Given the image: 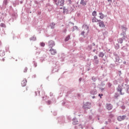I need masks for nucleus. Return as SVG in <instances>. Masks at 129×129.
I'll list each match as a JSON object with an SVG mask.
<instances>
[{
    "instance_id": "nucleus-15",
    "label": "nucleus",
    "mask_w": 129,
    "mask_h": 129,
    "mask_svg": "<svg viewBox=\"0 0 129 129\" xmlns=\"http://www.w3.org/2000/svg\"><path fill=\"white\" fill-rule=\"evenodd\" d=\"M121 28L122 30V31H123V32H126V30H127V28H126L124 25H122L121 26Z\"/></svg>"
},
{
    "instance_id": "nucleus-32",
    "label": "nucleus",
    "mask_w": 129,
    "mask_h": 129,
    "mask_svg": "<svg viewBox=\"0 0 129 129\" xmlns=\"http://www.w3.org/2000/svg\"><path fill=\"white\" fill-rule=\"evenodd\" d=\"M110 117H114V116L112 114H111V115H110Z\"/></svg>"
},
{
    "instance_id": "nucleus-36",
    "label": "nucleus",
    "mask_w": 129,
    "mask_h": 129,
    "mask_svg": "<svg viewBox=\"0 0 129 129\" xmlns=\"http://www.w3.org/2000/svg\"><path fill=\"white\" fill-rule=\"evenodd\" d=\"M64 32V33H66V32H67V30L66 29H65Z\"/></svg>"
},
{
    "instance_id": "nucleus-23",
    "label": "nucleus",
    "mask_w": 129,
    "mask_h": 129,
    "mask_svg": "<svg viewBox=\"0 0 129 129\" xmlns=\"http://www.w3.org/2000/svg\"><path fill=\"white\" fill-rule=\"evenodd\" d=\"M40 46L41 47H44V43H43V42L40 43Z\"/></svg>"
},
{
    "instance_id": "nucleus-38",
    "label": "nucleus",
    "mask_w": 129,
    "mask_h": 129,
    "mask_svg": "<svg viewBox=\"0 0 129 129\" xmlns=\"http://www.w3.org/2000/svg\"><path fill=\"white\" fill-rule=\"evenodd\" d=\"M82 35H83V33H82Z\"/></svg>"
},
{
    "instance_id": "nucleus-34",
    "label": "nucleus",
    "mask_w": 129,
    "mask_h": 129,
    "mask_svg": "<svg viewBox=\"0 0 129 129\" xmlns=\"http://www.w3.org/2000/svg\"><path fill=\"white\" fill-rule=\"evenodd\" d=\"M34 67H37V64H34Z\"/></svg>"
},
{
    "instance_id": "nucleus-10",
    "label": "nucleus",
    "mask_w": 129,
    "mask_h": 129,
    "mask_svg": "<svg viewBox=\"0 0 129 129\" xmlns=\"http://www.w3.org/2000/svg\"><path fill=\"white\" fill-rule=\"evenodd\" d=\"M105 108H106L108 110H111V109H112V105L110 104H107V106H105Z\"/></svg>"
},
{
    "instance_id": "nucleus-2",
    "label": "nucleus",
    "mask_w": 129,
    "mask_h": 129,
    "mask_svg": "<svg viewBox=\"0 0 129 129\" xmlns=\"http://www.w3.org/2000/svg\"><path fill=\"white\" fill-rule=\"evenodd\" d=\"M84 109L87 110L91 108V103L87 102L84 104V106L82 107Z\"/></svg>"
},
{
    "instance_id": "nucleus-11",
    "label": "nucleus",
    "mask_w": 129,
    "mask_h": 129,
    "mask_svg": "<svg viewBox=\"0 0 129 129\" xmlns=\"http://www.w3.org/2000/svg\"><path fill=\"white\" fill-rule=\"evenodd\" d=\"M77 31H79V28L77 26H73V32H77Z\"/></svg>"
},
{
    "instance_id": "nucleus-6",
    "label": "nucleus",
    "mask_w": 129,
    "mask_h": 129,
    "mask_svg": "<svg viewBox=\"0 0 129 129\" xmlns=\"http://www.w3.org/2000/svg\"><path fill=\"white\" fill-rule=\"evenodd\" d=\"M25 85H27V80L24 79H23V81H21V86L25 87Z\"/></svg>"
},
{
    "instance_id": "nucleus-5",
    "label": "nucleus",
    "mask_w": 129,
    "mask_h": 129,
    "mask_svg": "<svg viewBox=\"0 0 129 129\" xmlns=\"http://www.w3.org/2000/svg\"><path fill=\"white\" fill-rule=\"evenodd\" d=\"M48 45H49V48H51L54 46V42L52 40L49 41V43H48Z\"/></svg>"
},
{
    "instance_id": "nucleus-22",
    "label": "nucleus",
    "mask_w": 129,
    "mask_h": 129,
    "mask_svg": "<svg viewBox=\"0 0 129 129\" xmlns=\"http://www.w3.org/2000/svg\"><path fill=\"white\" fill-rule=\"evenodd\" d=\"M99 56L101 57H104V53H102V52L100 53V55H99Z\"/></svg>"
},
{
    "instance_id": "nucleus-24",
    "label": "nucleus",
    "mask_w": 129,
    "mask_h": 129,
    "mask_svg": "<svg viewBox=\"0 0 129 129\" xmlns=\"http://www.w3.org/2000/svg\"><path fill=\"white\" fill-rule=\"evenodd\" d=\"M69 25H72V26H74V23H72V22H70L69 23Z\"/></svg>"
},
{
    "instance_id": "nucleus-37",
    "label": "nucleus",
    "mask_w": 129,
    "mask_h": 129,
    "mask_svg": "<svg viewBox=\"0 0 129 129\" xmlns=\"http://www.w3.org/2000/svg\"><path fill=\"white\" fill-rule=\"evenodd\" d=\"M20 4H23V2H22V1H21V2H20Z\"/></svg>"
},
{
    "instance_id": "nucleus-21",
    "label": "nucleus",
    "mask_w": 129,
    "mask_h": 129,
    "mask_svg": "<svg viewBox=\"0 0 129 129\" xmlns=\"http://www.w3.org/2000/svg\"><path fill=\"white\" fill-rule=\"evenodd\" d=\"M118 43L121 44L122 43V39L121 38H119L118 40Z\"/></svg>"
},
{
    "instance_id": "nucleus-3",
    "label": "nucleus",
    "mask_w": 129,
    "mask_h": 129,
    "mask_svg": "<svg viewBox=\"0 0 129 129\" xmlns=\"http://www.w3.org/2000/svg\"><path fill=\"white\" fill-rule=\"evenodd\" d=\"M64 0H58L57 3L55 4L57 7H62L64 5Z\"/></svg>"
},
{
    "instance_id": "nucleus-12",
    "label": "nucleus",
    "mask_w": 129,
    "mask_h": 129,
    "mask_svg": "<svg viewBox=\"0 0 129 129\" xmlns=\"http://www.w3.org/2000/svg\"><path fill=\"white\" fill-rule=\"evenodd\" d=\"M8 4H9V2H8V0H4L3 1V6L7 7V6L8 5Z\"/></svg>"
},
{
    "instance_id": "nucleus-4",
    "label": "nucleus",
    "mask_w": 129,
    "mask_h": 129,
    "mask_svg": "<svg viewBox=\"0 0 129 129\" xmlns=\"http://www.w3.org/2000/svg\"><path fill=\"white\" fill-rule=\"evenodd\" d=\"M124 119H125V115L119 116L118 117H117V120H118V121H121Z\"/></svg>"
},
{
    "instance_id": "nucleus-18",
    "label": "nucleus",
    "mask_w": 129,
    "mask_h": 129,
    "mask_svg": "<svg viewBox=\"0 0 129 129\" xmlns=\"http://www.w3.org/2000/svg\"><path fill=\"white\" fill-rule=\"evenodd\" d=\"M72 124L74 125L78 124V120H74V121L72 122Z\"/></svg>"
},
{
    "instance_id": "nucleus-7",
    "label": "nucleus",
    "mask_w": 129,
    "mask_h": 129,
    "mask_svg": "<svg viewBox=\"0 0 129 129\" xmlns=\"http://www.w3.org/2000/svg\"><path fill=\"white\" fill-rule=\"evenodd\" d=\"M99 26L100 28H104V27H105V25H104V22L101 20L99 21Z\"/></svg>"
},
{
    "instance_id": "nucleus-16",
    "label": "nucleus",
    "mask_w": 129,
    "mask_h": 129,
    "mask_svg": "<svg viewBox=\"0 0 129 129\" xmlns=\"http://www.w3.org/2000/svg\"><path fill=\"white\" fill-rule=\"evenodd\" d=\"M92 16H93V17H96V16H97V12H96V11H94L92 13Z\"/></svg>"
},
{
    "instance_id": "nucleus-25",
    "label": "nucleus",
    "mask_w": 129,
    "mask_h": 129,
    "mask_svg": "<svg viewBox=\"0 0 129 129\" xmlns=\"http://www.w3.org/2000/svg\"><path fill=\"white\" fill-rule=\"evenodd\" d=\"M27 70H28V69H27V68H24V71H23V72H24V73H27Z\"/></svg>"
},
{
    "instance_id": "nucleus-9",
    "label": "nucleus",
    "mask_w": 129,
    "mask_h": 129,
    "mask_svg": "<svg viewBox=\"0 0 129 129\" xmlns=\"http://www.w3.org/2000/svg\"><path fill=\"white\" fill-rule=\"evenodd\" d=\"M80 5L83 6H85L87 4V1L85 0H81Z\"/></svg>"
},
{
    "instance_id": "nucleus-28",
    "label": "nucleus",
    "mask_w": 129,
    "mask_h": 129,
    "mask_svg": "<svg viewBox=\"0 0 129 129\" xmlns=\"http://www.w3.org/2000/svg\"><path fill=\"white\" fill-rule=\"evenodd\" d=\"M123 93H121V90H120V95H122Z\"/></svg>"
},
{
    "instance_id": "nucleus-19",
    "label": "nucleus",
    "mask_w": 129,
    "mask_h": 129,
    "mask_svg": "<svg viewBox=\"0 0 129 129\" xmlns=\"http://www.w3.org/2000/svg\"><path fill=\"white\" fill-rule=\"evenodd\" d=\"M0 27H1L2 28H6V24H5L4 23H1L0 24Z\"/></svg>"
},
{
    "instance_id": "nucleus-8",
    "label": "nucleus",
    "mask_w": 129,
    "mask_h": 129,
    "mask_svg": "<svg viewBox=\"0 0 129 129\" xmlns=\"http://www.w3.org/2000/svg\"><path fill=\"white\" fill-rule=\"evenodd\" d=\"M92 23H97L98 22H100V20H98L96 18V17H94L92 19Z\"/></svg>"
},
{
    "instance_id": "nucleus-13",
    "label": "nucleus",
    "mask_w": 129,
    "mask_h": 129,
    "mask_svg": "<svg viewBox=\"0 0 129 129\" xmlns=\"http://www.w3.org/2000/svg\"><path fill=\"white\" fill-rule=\"evenodd\" d=\"M50 54L51 55H55L56 54V50L50 49Z\"/></svg>"
},
{
    "instance_id": "nucleus-14",
    "label": "nucleus",
    "mask_w": 129,
    "mask_h": 129,
    "mask_svg": "<svg viewBox=\"0 0 129 129\" xmlns=\"http://www.w3.org/2000/svg\"><path fill=\"white\" fill-rule=\"evenodd\" d=\"M99 15H100L99 18H100V19H101V20H102L103 19H104V17H105V16H104V15L103 14V13H101V12L99 13Z\"/></svg>"
},
{
    "instance_id": "nucleus-20",
    "label": "nucleus",
    "mask_w": 129,
    "mask_h": 129,
    "mask_svg": "<svg viewBox=\"0 0 129 129\" xmlns=\"http://www.w3.org/2000/svg\"><path fill=\"white\" fill-rule=\"evenodd\" d=\"M70 36L69 35H68V36H66V38H64V41H68L69 40Z\"/></svg>"
},
{
    "instance_id": "nucleus-39",
    "label": "nucleus",
    "mask_w": 129,
    "mask_h": 129,
    "mask_svg": "<svg viewBox=\"0 0 129 129\" xmlns=\"http://www.w3.org/2000/svg\"><path fill=\"white\" fill-rule=\"evenodd\" d=\"M115 129H118V128H115Z\"/></svg>"
},
{
    "instance_id": "nucleus-26",
    "label": "nucleus",
    "mask_w": 129,
    "mask_h": 129,
    "mask_svg": "<svg viewBox=\"0 0 129 129\" xmlns=\"http://www.w3.org/2000/svg\"><path fill=\"white\" fill-rule=\"evenodd\" d=\"M98 59V57H97V56H94V59Z\"/></svg>"
},
{
    "instance_id": "nucleus-30",
    "label": "nucleus",
    "mask_w": 129,
    "mask_h": 129,
    "mask_svg": "<svg viewBox=\"0 0 129 129\" xmlns=\"http://www.w3.org/2000/svg\"><path fill=\"white\" fill-rule=\"evenodd\" d=\"M108 87H111V83H108Z\"/></svg>"
},
{
    "instance_id": "nucleus-27",
    "label": "nucleus",
    "mask_w": 129,
    "mask_h": 129,
    "mask_svg": "<svg viewBox=\"0 0 129 129\" xmlns=\"http://www.w3.org/2000/svg\"><path fill=\"white\" fill-rule=\"evenodd\" d=\"M108 3H112V0H107Z\"/></svg>"
},
{
    "instance_id": "nucleus-1",
    "label": "nucleus",
    "mask_w": 129,
    "mask_h": 129,
    "mask_svg": "<svg viewBox=\"0 0 129 129\" xmlns=\"http://www.w3.org/2000/svg\"><path fill=\"white\" fill-rule=\"evenodd\" d=\"M82 29L83 30H84V31H83L82 33H85V32L88 33V32H89V27L86 24H85L83 25Z\"/></svg>"
},
{
    "instance_id": "nucleus-17",
    "label": "nucleus",
    "mask_w": 129,
    "mask_h": 129,
    "mask_svg": "<svg viewBox=\"0 0 129 129\" xmlns=\"http://www.w3.org/2000/svg\"><path fill=\"white\" fill-rule=\"evenodd\" d=\"M50 27L51 29H54L55 28V23L54 22L50 23Z\"/></svg>"
},
{
    "instance_id": "nucleus-31",
    "label": "nucleus",
    "mask_w": 129,
    "mask_h": 129,
    "mask_svg": "<svg viewBox=\"0 0 129 129\" xmlns=\"http://www.w3.org/2000/svg\"><path fill=\"white\" fill-rule=\"evenodd\" d=\"M54 3L57 4V0H53Z\"/></svg>"
},
{
    "instance_id": "nucleus-35",
    "label": "nucleus",
    "mask_w": 129,
    "mask_h": 129,
    "mask_svg": "<svg viewBox=\"0 0 129 129\" xmlns=\"http://www.w3.org/2000/svg\"><path fill=\"white\" fill-rule=\"evenodd\" d=\"M102 96V94H98V96Z\"/></svg>"
},
{
    "instance_id": "nucleus-33",
    "label": "nucleus",
    "mask_w": 129,
    "mask_h": 129,
    "mask_svg": "<svg viewBox=\"0 0 129 129\" xmlns=\"http://www.w3.org/2000/svg\"><path fill=\"white\" fill-rule=\"evenodd\" d=\"M2 61H5V59L2 58Z\"/></svg>"
},
{
    "instance_id": "nucleus-29",
    "label": "nucleus",
    "mask_w": 129,
    "mask_h": 129,
    "mask_svg": "<svg viewBox=\"0 0 129 129\" xmlns=\"http://www.w3.org/2000/svg\"><path fill=\"white\" fill-rule=\"evenodd\" d=\"M68 2H69V4H72L71 0H68Z\"/></svg>"
}]
</instances>
